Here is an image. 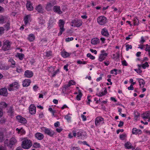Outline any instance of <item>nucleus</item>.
Returning a JSON list of instances; mask_svg holds the SVG:
<instances>
[{
	"instance_id": "obj_1",
	"label": "nucleus",
	"mask_w": 150,
	"mask_h": 150,
	"mask_svg": "<svg viewBox=\"0 0 150 150\" xmlns=\"http://www.w3.org/2000/svg\"><path fill=\"white\" fill-rule=\"evenodd\" d=\"M21 144L22 147L25 149H28L32 146V141L27 139V137L24 138Z\"/></svg>"
},
{
	"instance_id": "obj_2",
	"label": "nucleus",
	"mask_w": 150,
	"mask_h": 150,
	"mask_svg": "<svg viewBox=\"0 0 150 150\" xmlns=\"http://www.w3.org/2000/svg\"><path fill=\"white\" fill-rule=\"evenodd\" d=\"M16 142V139L14 137H12L10 139H6L4 141V144L5 146L11 149Z\"/></svg>"
},
{
	"instance_id": "obj_3",
	"label": "nucleus",
	"mask_w": 150,
	"mask_h": 150,
	"mask_svg": "<svg viewBox=\"0 0 150 150\" xmlns=\"http://www.w3.org/2000/svg\"><path fill=\"white\" fill-rule=\"evenodd\" d=\"M72 133L74 137H75L77 135V137L79 139H83L85 137L84 132L82 130H78L76 131L73 130Z\"/></svg>"
},
{
	"instance_id": "obj_4",
	"label": "nucleus",
	"mask_w": 150,
	"mask_h": 150,
	"mask_svg": "<svg viewBox=\"0 0 150 150\" xmlns=\"http://www.w3.org/2000/svg\"><path fill=\"white\" fill-rule=\"evenodd\" d=\"M40 129L45 134L47 135L50 137H53L55 134L54 131L48 128L44 127H41Z\"/></svg>"
},
{
	"instance_id": "obj_5",
	"label": "nucleus",
	"mask_w": 150,
	"mask_h": 150,
	"mask_svg": "<svg viewBox=\"0 0 150 150\" xmlns=\"http://www.w3.org/2000/svg\"><path fill=\"white\" fill-rule=\"evenodd\" d=\"M97 22L100 25H105L108 22V20L107 18L103 16H99L97 18Z\"/></svg>"
},
{
	"instance_id": "obj_6",
	"label": "nucleus",
	"mask_w": 150,
	"mask_h": 150,
	"mask_svg": "<svg viewBox=\"0 0 150 150\" xmlns=\"http://www.w3.org/2000/svg\"><path fill=\"white\" fill-rule=\"evenodd\" d=\"M72 24L71 26H74L79 27L82 25L83 22L80 19H74L72 20L71 22Z\"/></svg>"
},
{
	"instance_id": "obj_7",
	"label": "nucleus",
	"mask_w": 150,
	"mask_h": 150,
	"mask_svg": "<svg viewBox=\"0 0 150 150\" xmlns=\"http://www.w3.org/2000/svg\"><path fill=\"white\" fill-rule=\"evenodd\" d=\"M95 125L96 126L102 125L104 123V119L101 117H97L95 119Z\"/></svg>"
},
{
	"instance_id": "obj_8",
	"label": "nucleus",
	"mask_w": 150,
	"mask_h": 150,
	"mask_svg": "<svg viewBox=\"0 0 150 150\" xmlns=\"http://www.w3.org/2000/svg\"><path fill=\"white\" fill-rule=\"evenodd\" d=\"M3 42V45L2 47V50L5 51L9 50L11 48L10 42L8 40H4Z\"/></svg>"
},
{
	"instance_id": "obj_9",
	"label": "nucleus",
	"mask_w": 150,
	"mask_h": 150,
	"mask_svg": "<svg viewBox=\"0 0 150 150\" xmlns=\"http://www.w3.org/2000/svg\"><path fill=\"white\" fill-rule=\"evenodd\" d=\"M64 23L63 20L60 19L59 20V25L60 27V31L58 33V36L61 35L65 30V29L64 28Z\"/></svg>"
},
{
	"instance_id": "obj_10",
	"label": "nucleus",
	"mask_w": 150,
	"mask_h": 150,
	"mask_svg": "<svg viewBox=\"0 0 150 150\" xmlns=\"http://www.w3.org/2000/svg\"><path fill=\"white\" fill-rule=\"evenodd\" d=\"M56 1H54L53 2H48L46 4L45 8V9L47 11H52V8L56 4Z\"/></svg>"
},
{
	"instance_id": "obj_11",
	"label": "nucleus",
	"mask_w": 150,
	"mask_h": 150,
	"mask_svg": "<svg viewBox=\"0 0 150 150\" xmlns=\"http://www.w3.org/2000/svg\"><path fill=\"white\" fill-rule=\"evenodd\" d=\"M105 51L104 50H102L101 51V54L99 56L98 59V60L102 62L103 60H105L106 57L108 55V53L105 52Z\"/></svg>"
},
{
	"instance_id": "obj_12",
	"label": "nucleus",
	"mask_w": 150,
	"mask_h": 150,
	"mask_svg": "<svg viewBox=\"0 0 150 150\" xmlns=\"http://www.w3.org/2000/svg\"><path fill=\"white\" fill-rule=\"evenodd\" d=\"M16 119L19 122L22 124H25L27 123V122L25 118L20 115H18L16 116Z\"/></svg>"
},
{
	"instance_id": "obj_13",
	"label": "nucleus",
	"mask_w": 150,
	"mask_h": 150,
	"mask_svg": "<svg viewBox=\"0 0 150 150\" xmlns=\"http://www.w3.org/2000/svg\"><path fill=\"white\" fill-rule=\"evenodd\" d=\"M52 11L59 15L63 13L62 11L61 10L60 6L58 5L54 6L52 8Z\"/></svg>"
},
{
	"instance_id": "obj_14",
	"label": "nucleus",
	"mask_w": 150,
	"mask_h": 150,
	"mask_svg": "<svg viewBox=\"0 0 150 150\" xmlns=\"http://www.w3.org/2000/svg\"><path fill=\"white\" fill-rule=\"evenodd\" d=\"M10 21V18L7 16H0V23L3 24Z\"/></svg>"
},
{
	"instance_id": "obj_15",
	"label": "nucleus",
	"mask_w": 150,
	"mask_h": 150,
	"mask_svg": "<svg viewBox=\"0 0 150 150\" xmlns=\"http://www.w3.org/2000/svg\"><path fill=\"white\" fill-rule=\"evenodd\" d=\"M101 34L103 36L108 38L110 36L108 30L106 28H104L101 29Z\"/></svg>"
},
{
	"instance_id": "obj_16",
	"label": "nucleus",
	"mask_w": 150,
	"mask_h": 150,
	"mask_svg": "<svg viewBox=\"0 0 150 150\" xmlns=\"http://www.w3.org/2000/svg\"><path fill=\"white\" fill-rule=\"evenodd\" d=\"M36 108L34 104H31L29 107V110L30 113L32 115H35L36 113Z\"/></svg>"
},
{
	"instance_id": "obj_17",
	"label": "nucleus",
	"mask_w": 150,
	"mask_h": 150,
	"mask_svg": "<svg viewBox=\"0 0 150 150\" xmlns=\"http://www.w3.org/2000/svg\"><path fill=\"white\" fill-rule=\"evenodd\" d=\"M8 94L7 89L5 88H3L0 89V96L6 97Z\"/></svg>"
},
{
	"instance_id": "obj_18",
	"label": "nucleus",
	"mask_w": 150,
	"mask_h": 150,
	"mask_svg": "<svg viewBox=\"0 0 150 150\" xmlns=\"http://www.w3.org/2000/svg\"><path fill=\"white\" fill-rule=\"evenodd\" d=\"M33 75V72L30 70H27L24 72V76L27 78H31Z\"/></svg>"
},
{
	"instance_id": "obj_19",
	"label": "nucleus",
	"mask_w": 150,
	"mask_h": 150,
	"mask_svg": "<svg viewBox=\"0 0 150 150\" xmlns=\"http://www.w3.org/2000/svg\"><path fill=\"white\" fill-rule=\"evenodd\" d=\"M61 54L62 56L64 58H66L69 57L71 53L67 52L64 49L61 52Z\"/></svg>"
},
{
	"instance_id": "obj_20",
	"label": "nucleus",
	"mask_w": 150,
	"mask_h": 150,
	"mask_svg": "<svg viewBox=\"0 0 150 150\" xmlns=\"http://www.w3.org/2000/svg\"><path fill=\"white\" fill-rule=\"evenodd\" d=\"M26 5L28 11H31L33 10V4L30 1H27Z\"/></svg>"
},
{
	"instance_id": "obj_21",
	"label": "nucleus",
	"mask_w": 150,
	"mask_h": 150,
	"mask_svg": "<svg viewBox=\"0 0 150 150\" xmlns=\"http://www.w3.org/2000/svg\"><path fill=\"white\" fill-rule=\"evenodd\" d=\"M31 81L30 79H25L23 80V86L24 87H27L31 83Z\"/></svg>"
},
{
	"instance_id": "obj_22",
	"label": "nucleus",
	"mask_w": 150,
	"mask_h": 150,
	"mask_svg": "<svg viewBox=\"0 0 150 150\" xmlns=\"http://www.w3.org/2000/svg\"><path fill=\"white\" fill-rule=\"evenodd\" d=\"M7 112L8 115L12 117L13 116L14 114V109L12 106H10Z\"/></svg>"
},
{
	"instance_id": "obj_23",
	"label": "nucleus",
	"mask_w": 150,
	"mask_h": 150,
	"mask_svg": "<svg viewBox=\"0 0 150 150\" xmlns=\"http://www.w3.org/2000/svg\"><path fill=\"white\" fill-rule=\"evenodd\" d=\"M132 133L133 134L136 135L141 134L142 133V131L141 129H137L136 128H134L132 129Z\"/></svg>"
},
{
	"instance_id": "obj_24",
	"label": "nucleus",
	"mask_w": 150,
	"mask_h": 150,
	"mask_svg": "<svg viewBox=\"0 0 150 150\" xmlns=\"http://www.w3.org/2000/svg\"><path fill=\"white\" fill-rule=\"evenodd\" d=\"M35 136L37 139L39 140L42 139L44 137L43 134L39 132H37L35 134Z\"/></svg>"
},
{
	"instance_id": "obj_25",
	"label": "nucleus",
	"mask_w": 150,
	"mask_h": 150,
	"mask_svg": "<svg viewBox=\"0 0 150 150\" xmlns=\"http://www.w3.org/2000/svg\"><path fill=\"white\" fill-rule=\"evenodd\" d=\"M75 84L76 82L72 80H70L69 81L67 85L64 86V88L65 89H66L71 86L75 85Z\"/></svg>"
},
{
	"instance_id": "obj_26",
	"label": "nucleus",
	"mask_w": 150,
	"mask_h": 150,
	"mask_svg": "<svg viewBox=\"0 0 150 150\" xmlns=\"http://www.w3.org/2000/svg\"><path fill=\"white\" fill-rule=\"evenodd\" d=\"M126 149H134V148L132 145V144L129 142H127L124 145Z\"/></svg>"
},
{
	"instance_id": "obj_27",
	"label": "nucleus",
	"mask_w": 150,
	"mask_h": 150,
	"mask_svg": "<svg viewBox=\"0 0 150 150\" xmlns=\"http://www.w3.org/2000/svg\"><path fill=\"white\" fill-rule=\"evenodd\" d=\"M35 9L39 13H43V9L41 4H39L35 8Z\"/></svg>"
},
{
	"instance_id": "obj_28",
	"label": "nucleus",
	"mask_w": 150,
	"mask_h": 150,
	"mask_svg": "<svg viewBox=\"0 0 150 150\" xmlns=\"http://www.w3.org/2000/svg\"><path fill=\"white\" fill-rule=\"evenodd\" d=\"M91 42L92 44L95 45L99 43H100V40L98 38H94L91 40Z\"/></svg>"
},
{
	"instance_id": "obj_29",
	"label": "nucleus",
	"mask_w": 150,
	"mask_h": 150,
	"mask_svg": "<svg viewBox=\"0 0 150 150\" xmlns=\"http://www.w3.org/2000/svg\"><path fill=\"white\" fill-rule=\"evenodd\" d=\"M30 19V15H28L25 16L23 21L25 25L27 24L28 23V21Z\"/></svg>"
},
{
	"instance_id": "obj_30",
	"label": "nucleus",
	"mask_w": 150,
	"mask_h": 150,
	"mask_svg": "<svg viewBox=\"0 0 150 150\" xmlns=\"http://www.w3.org/2000/svg\"><path fill=\"white\" fill-rule=\"evenodd\" d=\"M142 117L144 119H148L150 117V112L147 111L142 114Z\"/></svg>"
},
{
	"instance_id": "obj_31",
	"label": "nucleus",
	"mask_w": 150,
	"mask_h": 150,
	"mask_svg": "<svg viewBox=\"0 0 150 150\" xmlns=\"http://www.w3.org/2000/svg\"><path fill=\"white\" fill-rule=\"evenodd\" d=\"M35 36L33 34H30L28 37V39L30 42L33 41L35 39Z\"/></svg>"
},
{
	"instance_id": "obj_32",
	"label": "nucleus",
	"mask_w": 150,
	"mask_h": 150,
	"mask_svg": "<svg viewBox=\"0 0 150 150\" xmlns=\"http://www.w3.org/2000/svg\"><path fill=\"white\" fill-rule=\"evenodd\" d=\"M8 66H6L4 64H1L0 65V69L3 70H6L9 69Z\"/></svg>"
},
{
	"instance_id": "obj_33",
	"label": "nucleus",
	"mask_w": 150,
	"mask_h": 150,
	"mask_svg": "<svg viewBox=\"0 0 150 150\" xmlns=\"http://www.w3.org/2000/svg\"><path fill=\"white\" fill-rule=\"evenodd\" d=\"M139 80V85L140 87L143 88L144 87V85L145 84L144 80L142 79H137Z\"/></svg>"
},
{
	"instance_id": "obj_34",
	"label": "nucleus",
	"mask_w": 150,
	"mask_h": 150,
	"mask_svg": "<svg viewBox=\"0 0 150 150\" xmlns=\"http://www.w3.org/2000/svg\"><path fill=\"white\" fill-rule=\"evenodd\" d=\"M4 27L5 28V30L6 31L9 30L10 28V21L7 22L4 25Z\"/></svg>"
},
{
	"instance_id": "obj_35",
	"label": "nucleus",
	"mask_w": 150,
	"mask_h": 150,
	"mask_svg": "<svg viewBox=\"0 0 150 150\" xmlns=\"http://www.w3.org/2000/svg\"><path fill=\"white\" fill-rule=\"evenodd\" d=\"M8 62L11 63V67L12 68H14L15 67L16 62L13 59H10L8 61Z\"/></svg>"
},
{
	"instance_id": "obj_36",
	"label": "nucleus",
	"mask_w": 150,
	"mask_h": 150,
	"mask_svg": "<svg viewBox=\"0 0 150 150\" xmlns=\"http://www.w3.org/2000/svg\"><path fill=\"white\" fill-rule=\"evenodd\" d=\"M133 22L134 25H138L139 23V20L137 17H134L133 19Z\"/></svg>"
},
{
	"instance_id": "obj_37",
	"label": "nucleus",
	"mask_w": 150,
	"mask_h": 150,
	"mask_svg": "<svg viewBox=\"0 0 150 150\" xmlns=\"http://www.w3.org/2000/svg\"><path fill=\"white\" fill-rule=\"evenodd\" d=\"M16 57H17L20 60H22L24 57V55L23 54L17 53Z\"/></svg>"
},
{
	"instance_id": "obj_38",
	"label": "nucleus",
	"mask_w": 150,
	"mask_h": 150,
	"mask_svg": "<svg viewBox=\"0 0 150 150\" xmlns=\"http://www.w3.org/2000/svg\"><path fill=\"white\" fill-rule=\"evenodd\" d=\"M82 95V93H81V91L79 90V94L77 95L76 97V99L78 100H81Z\"/></svg>"
},
{
	"instance_id": "obj_39",
	"label": "nucleus",
	"mask_w": 150,
	"mask_h": 150,
	"mask_svg": "<svg viewBox=\"0 0 150 150\" xmlns=\"http://www.w3.org/2000/svg\"><path fill=\"white\" fill-rule=\"evenodd\" d=\"M33 147L35 149L39 148L40 147V143L37 142L33 143V144H32Z\"/></svg>"
},
{
	"instance_id": "obj_40",
	"label": "nucleus",
	"mask_w": 150,
	"mask_h": 150,
	"mask_svg": "<svg viewBox=\"0 0 150 150\" xmlns=\"http://www.w3.org/2000/svg\"><path fill=\"white\" fill-rule=\"evenodd\" d=\"M14 84H13V82L12 83L10 84L8 87V90L10 91H11L14 90L13 87L14 88Z\"/></svg>"
},
{
	"instance_id": "obj_41",
	"label": "nucleus",
	"mask_w": 150,
	"mask_h": 150,
	"mask_svg": "<svg viewBox=\"0 0 150 150\" xmlns=\"http://www.w3.org/2000/svg\"><path fill=\"white\" fill-rule=\"evenodd\" d=\"M55 67L54 66H51L48 68V71L51 74L54 71Z\"/></svg>"
},
{
	"instance_id": "obj_42",
	"label": "nucleus",
	"mask_w": 150,
	"mask_h": 150,
	"mask_svg": "<svg viewBox=\"0 0 150 150\" xmlns=\"http://www.w3.org/2000/svg\"><path fill=\"white\" fill-rule=\"evenodd\" d=\"M45 57L48 58L52 56V51H49L46 52H45Z\"/></svg>"
},
{
	"instance_id": "obj_43",
	"label": "nucleus",
	"mask_w": 150,
	"mask_h": 150,
	"mask_svg": "<svg viewBox=\"0 0 150 150\" xmlns=\"http://www.w3.org/2000/svg\"><path fill=\"white\" fill-rule=\"evenodd\" d=\"M0 105L3 108H6L8 104L4 102H1L0 103Z\"/></svg>"
},
{
	"instance_id": "obj_44",
	"label": "nucleus",
	"mask_w": 150,
	"mask_h": 150,
	"mask_svg": "<svg viewBox=\"0 0 150 150\" xmlns=\"http://www.w3.org/2000/svg\"><path fill=\"white\" fill-rule=\"evenodd\" d=\"M69 114L68 113L67 115L65 116L64 118L66 119L67 121L70 122L71 121V117L69 116Z\"/></svg>"
},
{
	"instance_id": "obj_45",
	"label": "nucleus",
	"mask_w": 150,
	"mask_h": 150,
	"mask_svg": "<svg viewBox=\"0 0 150 150\" xmlns=\"http://www.w3.org/2000/svg\"><path fill=\"white\" fill-rule=\"evenodd\" d=\"M134 115L135 119L137 120L138 118L139 117L140 113L137 111L134 112Z\"/></svg>"
},
{
	"instance_id": "obj_46",
	"label": "nucleus",
	"mask_w": 150,
	"mask_h": 150,
	"mask_svg": "<svg viewBox=\"0 0 150 150\" xmlns=\"http://www.w3.org/2000/svg\"><path fill=\"white\" fill-rule=\"evenodd\" d=\"M149 65L148 64V63L147 62H146L145 63L143 64H142V67L143 69H145L146 67H149Z\"/></svg>"
},
{
	"instance_id": "obj_47",
	"label": "nucleus",
	"mask_w": 150,
	"mask_h": 150,
	"mask_svg": "<svg viewBox=\"0 0 150 150\" xmlns=\"http://www.w3.org/2000/svg\"><path fill=\"white\" fill-rule=\"evenodd\" d=\"M127 137V135L125 134H120V138L122 140H124Z\"/></svg>"
},
{
	"instance_id": "obj_48",
	"label": "nucleus",
	"mask_w": 150,
	"mask_h": 150,
	"mask_svg": "<svg viewBox=\"0 0 150 150\" xmlns=\"http://www.w3.org/2000/svg\"><path fill=\"white\" fill-rule=\"evenodd\" d=\"M59 72V69H57L55 71H54L52 74V77H54Z\"/></svg>"
},
{
	"instance_id": "obj_49",
	"label": "nucleus",
	"mask_w": 150,
	"mask_h": 150,
	"mask_svg": "<svg viewBox=\"0 0 150 150\" xmlns=\"http://www.w3.org/2000/svg\"><path fill=\"white\" fill-rule=\"evenodd\" d=\"M117 69H114L110 71V73L111 74H114L115 75H117Z\"/></svg>"
},
{
	"instance_id": "obj_50",
	"label": "nucleus",
	"mask_w": 150,
	"mask_h": 150,
	"mask_svg": "<svg viewBox=\"0 0 150 150\" xmlns=\"http://www.w3.org/2000/svg\"><path fill=\"white\" fill-rule=\"evenodd\" d=\"M87 57L93 60L95 59V57L92 55L90 53L87 54Z\"/></svg>"
},
{
	"instance_id": "obj_51",
	"label": "nucleus",
	"mask_w": 150,
	"mask_h": 150,
	"mask_svg": "<svg viewBox=\"0 0 150 150\" xmlns=\"http://www.w3.org/2000/svg\"><path fill=\"white\" fill-rule=\"evenodd\" d=\"M4 135L3 133L0 132V142L4 140Z\"/></svg>"
},
{
	"instance_id": "obj_52",
	"label": "nucleus",
	"mask_w": 150,
	"mask_h": 150,
	"mask_svg": "<svg viewBox=\"0 0 150 150\" xmlns=\"http://www.w3.org/2000/svg\"><path fill=\"white\" fill-rule=\"evenodd\" d=\"M91 98H92V97L91 96H88L87 99L88 101L86 102V104L90 105V102H91Z\"/></svg>"
},
{
	"instance_id": "obj_53",
	"label": "nucleus",
	"mask_w": 150,
	"mask_h": 150,
	"mask_svg": "<svg viewBox=\"0 0 150 150\" xmlns=\"http://www.w3.org/2000/svg\"><path fill=\"white\" fill-rule=\"evenodd\" d=\"M126 50L127 51L129 50V49H132V46L131 45H129V44H127L126 45Z\"/></svg>"
},
{
	"instance_id": "obj_54",
	"label": "nucleus",
	"mask_w": 150,
	"mask_h": 150,
	"mask_svg": "<svg viewBox=\"0 0 150 150\" xmlns=\"http://www.w3.org/2000/svg\"><path fill=\"white\" fill-rule=\"evenodd\" d=\"M5 29L3 27H0V36H1L4 33Z\"/></svg>"
},
{
	"instance_id": "obj_55",
	"label": "nucleus",
	"mask_w": 150,
	"mask_h": 150,
	"mask_svg": "<svg viewBox=\"0 0 150 150\" xmlns=\"http://www.w3.org/2000/svg\"><path fill=\"white\" fill-rule=\"evenodd\" d=\"M13 84H14V88L16 89H18L19 88V86L18 83L17 82H13Z\"/></svg>"
},
{
	"instance_id": "obj_56",
	"label": "nucleus",
	"mask_w": 150,
	"mask_h": 150,
	"mask_svg": "<svg viewBox=\"0 0 150 150\" xmlns=\"http://www.w3.org/2000/svg\"><path fill=\"white\" fill-rule=\"evenodd\" d=\"M23 70L22 68L20 67H19V68H16V71L18 73H21L23 72Z\"/></svg>"
},
{
	"instance_id": "obj_57",
	"label": "nucleus",
	"mask_w": 150,
	"mask_h": 150,
	"mask_svg": "<svg viewBox=\"0 0 150 150\" xmlns=\"http://www.w3.org/2000/svg\"><path fill=\"white\" fill-rule=\"evenodd\" d=\"M74 40L73 37L68 38L65 39V40L66 42H69L70 41H72Z\"/></svg>"
},
{
	"instance_id": "obj_58",
	"label": "nucleus",
	"mask_w": 150,
	"mask_h": 150,
	"mask_svg": "<svg viewBox=\"0 0 150 150\" xmlns=\"http://www.w3.org/2000/svg\"><path fill=\"white\" fill-rule=\"evenodd\" d=\"M48 110L52 113L53 116L54 115V113L55 112V110H53L52 108H50L48 109Z\"/></svg>"
},
{
	"instance_id": "obj_59",
	"label": "nucleus",
	"mask_w": 150,
	"mask_h": 150,
	"mask_svg": "<svg viewBox=\"0 0 150 150\" xmlns=\"http://www.w3.org/2000/svg\"><path fill=\"white\" fill-rule=\"evenodd\" d=\"M119 122L120 123L118 124V126L120 127H122L124 125V122L122 121H120Z\"/></svg>"
},
{
	"instance_id": "obj_60",
	"label": "nucleus",
	"mask_w": 150,
	"mask_h": 150,
	"mask_svg": "<svg viewBox=\"0 0 150 150\" xmlns=\"http://www.w3.org/2000/svg\"><path fill=\"white\" fill-rule=\"evenodd\" d=\"M105 95V93H104L103 91L99 92L98 94V96L99 97H101Z\"/></svg>"
},
{
	"instance_id": "obj_61",
	"label": "nucleus",
	"mask_w": 150,
	"mask_h": 150,
	"mask_svg": "<svg viewBox=\"0 0 150 150\" xmlns=\"http://www.w3.org/2000/svg\"><path fill=\"white\" fill-rule=\"evenodd\" d=\"M39 88V87L37 85H34L33 87L34 91H38V89Z\"/></svg>"
},
{
	"instance_id": "obj_62",
	"label": "nucleus",
	"mask_w": 150,
	"mask_h": 150,
	"mask_svg": "<svg viewBox=\"0 0 150 150\" xmlns=\"http://www.w3.org/2000/svg\"><path fill=\"white\" fill-rule=\"evenodd\" d=\"M25 133V131L22 128H21V134H24Z\"/></svg>"
},
{
	"instance_id": "obj_63",
	"label": "nucleus",
	"mask_w": 150,
	"mask_h": 150,
	"mask_svg": "<svg viewBox=\"0 0 150 150\" xmlns=\"http://www.w3.org/2000/svg\"><path fill=\"white\" fill-rule=\"evenodd\" d=\"M81 117L83 121H85L86 120V116L83 115H81Z\"/></svg>"
},
{
	"instance_id": "obj_64",
	"label": "nucleus",
	"mask_w": 150,
	"mask_h": 150,
	"mask_svg": "<svg viewBox=\"0 0 150 150\" xmlns=\"http://www.w3.org/2000/svg\"><path fill=\"white\" fill-rule=\"evenodd\" d=\"M134 70L136 71L138 74H140L142 73V71L141 69H134Z\"/></svg>"
}]
</instances>
